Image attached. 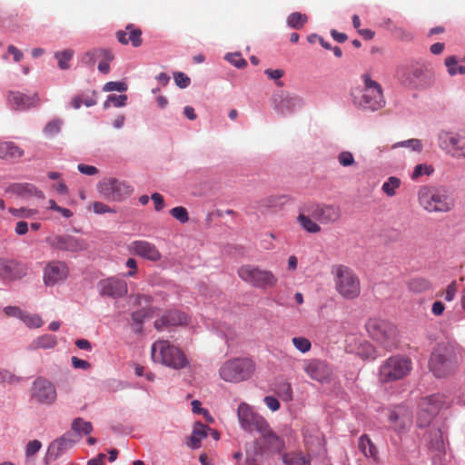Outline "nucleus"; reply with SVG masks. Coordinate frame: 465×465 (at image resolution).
<instances>
[{
  "label": "nucleus",
  "mask_w": 465,
  "mask_h": 465,
  "mask_svg": "<svg viewBox=\"0 0 465 465\" xmlns=\"http://www.w3.org/2000/svg\"><path fill=\"white\" fill-rule=\"evenodd\" d=\"M237 417L242 430L246 431H260L266 428L268 422L260 414L254 412L252 407L242 402L237 410Z\"/></svg>",
  "instance_id": "ddd939ff"
},
{
  "label": "nucleus",
  "mask_w": 465,
  "mask_h": 465,
  "mask_svg": "<svg viewBox=\"0 0 465 465\" xmlns=\"http://www.w3.org/2000/svg\"><path fill=\"white\" fill-rule=\"evenodd\" d=\"M42 447L41 441L38 440H30L25 448V455L27 458L34 456L36 454Z\"/></svg>",
  "instance_id": "603ef678"
},
{
  "label": "nucleus",
  "mask_w": 465,
  "mask_h": 465,
  "mask_svg": "<svg viewBox=\"0 0 465 465\" xmlns=\"http://www.w3.org/2000/svg\"><path fill=\"white\" fill-rule=\"evenodd\" d=\"M173 76H174L175 84L180 88H186L191 84V79L185 74H183L182 72L175 73Z\"/></svg>",
  "instance_id": "4d7b16f0"
},
{
  "label": "nucleus",
  "mask_w": 465,
  "mask_h": 465,
  "mask_svg": "<svg viewBox=\"0 0 465 465\" xmlns=\"http://www.w3.org/2000/svg\"><path fill=\"white\" fill-rule=\"evenodd\" d=\"M445 403V396L443 394H433L425 398H422L419 408H421L423 411L430 413L432 416H436L442 406Z\"/></svg>",
  "instance_id": "bb28decb"
},
{
  "label": "nucleus",
  "mask_w": 465,
  "mask_h": 465,
  "mask_svg": "<svg viewBox=\"0 0 465 465\" xmlns=\"http://www.w3.org/2000/svg\"><path fill=\"white\" fill-rule=\"evenodd\" d=\"M26 274V267L20 262L0 258V277L5 280L21 279Z\"/></svg>",
  "instance_id": "aec40b11"
},
{
  "label": "nucleus",
  "mask_w": 465,
  "mask_h": 465,
  "mask_svg": "<svg viewBox=\"0 0 465 465\" xmlns=\"http://www.w3.org/2000/svg\"><path fill=\"white\" fill-rule=\"evenodd\" d=\"M170 213L173 218L178 220L182 223H185L189 221V214L187 210L183 206H177L170 211Z\"/></svg>",
  "instance_id": "37998d69"
},
{
  "label": "nucleus",
  "mask_w": 465,
  "mask_h": 465,
  "mask_svg": "<svg viewBox=\"0 0 465 465\" xmlns=\"http://www.w3.org/2000/svg\"><path fill=\"white\" fill-rule=\"evenodd\" d=\"M238 276L252 287L260 289L273 288L278 279L269 270L261 269L254 265H242L238 269Z\"/></svg>",
  "instance_id": "6e6552de"
},
{
  "label": "nucleus",
  "mask_w": 465,
  "mask_h": 465,
  "mask_svg": "<svg viewBox=\"0 0 465 465\" xmlns=\"http://www.w3.org/2000/svg\"><path fill=\"white\" fill-rule=\"evenodd\" d=\"M10 213L16 217L30 218L36 213V211L33 210V209H26V208H19V209L11 208Z\"/></svg>",
  "instance_id": "5fc2aeb1"
},
{
  "label": "nucleus",
  "mask_w": 465,
  "mask_h": 465,
  "mask_svg": "<svg viewBox=\"0 0 465 465\" xmlns=\"http://www.w3.org/2000/svg\"><path fill=\"white\" fill-rule=\"evenodd\" d=\"M254 362L248 358H236L225 361L219 370L220 377L227 382H241L251 378Z\"/></svg>",
  "instance_id": "423d86ee"
},
{
  "label": "nucleus",
  "mask_w": 465,
  "mask_h": 465,
  "mask_svg": "<svg viewBox=\"0 0 465 465\" xmlns=\"http://www.w3.org/2000/svg\"><path fill=\"white\" fill-rule=\"evenodd\" d=\"M72 430L78 434L89 435L93 430V425L89 421L84 420L82 418H75L71 426Z\"/></svg>",
  "instance_id": "e433bc0d"
},
{
  "label": "nucleus",
  "mask_w": 465,
  "mask_h": 465,
  "mask_svg": "<svg viewBox=\"0 0 465 465\" xmlns=\"http://www.w3.org/2000/svg\"><path fill=\"white\" fill-rule=\"evenodd\" d=\"M434 169L431 165L428 164H418L415 166L413 173L411 174V179L416 180L422 175H430L433 173Z\"/></svg>",
  "instance_id": "79ce46f5"
},
{
  "label": "nucleus",
  "mask_w": 465,
  "mask_h": 465,
  "mask_svg": "<svg viewBox=\"0 0 465 465\" xmlns=\"http://www.w3.org/2000/svg\"><path fill=\"white\" fill-rule=\"evenodd\" d=\"M209 430L210 429L208 426H206L201 422L195 423L193 430L192 436L190 438V442L188 443L189 446L192 447L193 449L200 448L201 441H202V440H203L204 438L207 437V435H208L207 431Z\"/></svg>",
  "instance_id": "7c9ffc66"
},
{
  "label": "nucleus",
  "mask_w": 465,
  "mask_h": 465,
  "mask_svg": "<svg viewBox=\"0 0 465 465\" xmlns=\"http://www.w3.org/2000/svg\"><path fill=\"white\" fill-rule=\"evenodd\" d=\"M308 21V16L304 14L294 12L287 18V24L294 29H301Z\"/></svg>",
  "instance_id": "4c0bfd02"
},
{
  "label": "nucleus",
  "mask_w": 465,
  "mask_h": 465,
  "mask_svg": "<svg viewBox=\"0 0 465 465\" xmlns=\"http://www.w3.org/2000/svg\"><path fill=\"white\" fill-rule=\"evenodd\" d=\"M153 317V312L151 309L143 308L141 310L135 311L132 313V320L135 323L134 327V331L136 333H140L143 331V322L144 319Z\"/></svg>",
  "instance_id": "f704fd0d"
},
{
  "label": "nucleus",
  "mask_w": 465,
  "mask_h": 465,
  "mask_svg": "<svg viewBox=\"0 0 465 465\" xmlns=\"http://www.w3.org/2000/svg\"><path fill=\"white\" fill-rule=\"evenodd\" d=\"M19 381V378H17L15 374L6 370H0V383H15Z\"/></svg>",
  "instance_id": "13d9d810"
},
{
  "label": "nucleus",
  "mask_w": 465,
  "mask_h": 465,
  "mask_svg": "<svg viewBox=\"0 0 465 465\" xmlns=\"http://www.w3.org/2000/svg\"><path fill=\"white\" fill-rule=\"evenodd\" d=\"M62 121L55 119L49 122L45 127V134L48 136L56 135L61 130Z\"/></svg>",
  "instance_id": "a18cd8bd"
},
{
  "label": "nucleus",
  "mask_w": 465,
  "mask_h": 465,
  "mask_svg": "<svg viewBox=\"0 0 465 465\" xmlns=\"http://www.w3.org/2000/svg\"><path fill=\"white\" fill-rule=\"evenodd\" d=\"M226 59L238 68H242L247 64V62L239 54H228Z\"/></svg>",
  "instance_id": "bf43d9fd"
},
{
  "label": "nucleus",
  "mask_w": 465,
  "mask_h": 465,
  "mask_svg": "<svg viewBox=\"0 0 465 465\" xmlns=\"http://www.w3.org/2000/svg\"><path fill=\"white\" fill-rule=\"evenodd\" d=\"M304 371L313 380L324 381L331 376V369L319 360H306L303 362Z\"/></svg>",
  "instance_id": "5701e85b"
},
{
  "label": "nucleus",
  "mask_w": 465,
  "mask_h": 465,
  "mask_svg": "<svg viewBox=\"0 0 465 465\" xmlns=\"http://www.w3.org/2000/svg\"><path fill=\"white\" fill-rule=\"evenodd\" d=\"M97 56H98L97 49H93V50L85 52L83 54L81 61L83 64H84L86 65L94 66L96 62V59H98Z\"/></svg>",
  "instance_id": "8fccbe9b"
},
{
  "label": "nucleus",
  "mask_w": 465,
  "mask_h": 465,
  "mask_svg": "<svg viewBox=\"0 0 465 465\" xmlns=\"http://www.w3.org/2000/svg\"><path fill=\"white\" fill-rule=\"evenodd\" d=\"M134 373L136 376L142 377L144 376L147 381H153L155 378L154 374L152 371H146V368L138 363L134 364Z\"/></svg>",
  "instance_id": "864d4df0"
},
{
  "label": "nucleus",
  "mask_w": 465,
  "mask_h": 465,
  "mask_svg": "<svg viewBox=\"0 0 465 465\" xmlns=\"http://www.w3.org/2000/svg\"><path fill=\"white\" fill-rule=\"evenodd\" d=\"M292 344L294 347L302 353L309 351L312 348L311 341L304 337L292 338Z\"/></svg>",
  "instance_id": "a19ab883"
},
{
  "label": "nucleus",
  "mask_w": 465,
  "mask_h": 465,
  "mask_svg": "<svg viewBox=\"0 0 465 465\" xmlns=\"http://www.w3.org/2000/svg\"><path fill=\"white\" fill-rule=\"evenodd\" d=\"M279 394L284 401H291L292 398V390L291 384L288 382L282 383L278 388Z\"/></svg>",
  "instance_id": "6e6d98bb"
},
{
  "label": "nucleus",
  "mask_w": 465,
  "mask_h": 465,
  "mask_svg": "<svg viewBox=\"0 0 465 465\" xmlns=\"http://www.w3.org/2000/svg\"><path fill=\"white\" fill-rule=\"evenodd\" d=\"M109 101H112L114 106L122 107L126 104L127 95L126 94H120V95L111 94V95H109Z\"/></svg>",
  "instance_id": "e2e57ef3"
},
{
  "label": "nucleus",
  "mask_w": 465,
  "mask_h": 465,
  "mask_svg": "<svg viewBox=\"0 0 465 465\" xmlns=\"http://www.w3.org/2000/svg\"><path fill=\"white\" fill-rule=\"evenodd\" d=\"M24 155V150L13 142H0V158L10 160L20 158Z\"/></svg>",
  "instance_id": "c85d7f7f"
},
{
  "label": "nucleus",
  "mask_w": 465,
  "mask_h": 465,
  "mask_svg": "<svg viewBox=\"0 0 465 465\" xmlns=\"http://www.w3.org/2000/svg\"><path fill=\"white\" fill-rule=\"evenodd\" d=\"M440 147L456 159H465V134L453 132L439 134Z\"/></svg>",
  "instance_id": "f8f14e48"
},
{
  "label": "nucleus",
  "mask_w": 465,
  "mask_h": 465,
  "mask_svg": "<svg viewBox=\"0 0 465 465\" xmlns=\"http://www.w3.org/2000/svg\"><path fill=\"white\" fill-rule=\"evenodd\" d=\"M127 90V84L124 82H108L104 87V92H125Z\"/></svg>",
  "instance_id": "de8ad7c7"
},
{
  "label": "nucleus",
  "mask_w": 465,
  "mask_h": 465,
  "mask_svg": "<svg viewBox=\"0 0 465 465\" xmlns=\"http://www.w3.org/2000/svg\"><path fill=\"white\" fill-rule=\"evenodd\" d=\"M69 272V267L64 262H49L44 268V283L51 287L62 283L68 278Z\"/></svg>",
  "instance_id": "2eb2a0df"
},
{
  "label": "nucleus",
  "mask_w": 465,
  "mask_h": 465,
  "mask_svg": "<svg viewBox=\"0 0 465 465\" xmlns=\"http://www.w3.org/2000/svg\"><path fill=\"white\" fill-rule=\"evenodd\" d=\"M56 344L57 341L55 336L51 334H45L34 340L33 342L30 344V349H53Z\"/></svg>",
  "instance_id": "72a5a7b5"
},
{
  "label": "nucleus",
  "mask_w": 465,
  "mask_h": 465,
  "mask_svg": "<svg viewBox=\"0 0 465 465\" xmlns=\"http://www.w3.org/2000/svg\"><path fill=\"white\" fill-rule=\"evenodd\" d=\"M407 287L410 292L422 293L430 290L431 282L424 277H414L407 282Z\"/></svg>",
  "instance_id": "473e14b6"
},
{
  "label": "nucleus",
  "mask_w": 465,
  "mask_h": 465,
  "mask_svg": "<svg viewBox=\"0 0 465 465\" xmlns=\"http://www.w3.org/2000/svg\"><path fill=\"white\" fill-rule=\"evenodd\" d=\"M8 103L15 110H26L39 104V97L36 94L27 95L20 92H9Z\"/></svg>",
  "instance_id": "b1692460"
},
{
  "label": "nucleus",
  "mask_w": 465,
  "mask_h": 465,
  "mask_svg": "<svg viewBox=\"0 0 465 465\" xmlns=\"http://www.w3.org/2000/svg\"><path fill=\"white\" fill-rule=\"evenodd\" d=\"M358 448L360 451L366 457L378 460V450L367 434H363L359 438Z\"/></svg>",
  "instance_id": "c756f323"
},
{
  "label": "nucleus",
  "mask_w": 465,
  "mask_h": 465,
  "mask_svg": "<svg viewBox=\"0 0 465 465\" xmlns=\"http://www.w3.org/2000/svg\"><path fill=\"white\" fill-rule=\"evenodd\" d=\"M389 420L396 431H402L412 424V412L407 406H397L391 411Z\"/></svg>",
  "instance_id": "412c9836"
},
{
  "label": "nucleus",
  "mask_w": 465,
  "mask_h": 465,
  "mask_svg": "<svg viewBox=\"0 0 465 465\" xmlns=\"http://www.w3.org/2000/svg\"><path fill=\"white\" fill-rule=\"evenodd\" d=\"M264 74L272 80L277 81L276 84L280 87L283 86V83L280 79L284 75L282 69H266Z\"/></svg>",
  "instance_id": "09e8293b"
},
{
  "label": "nucleus",
  "mask_w": 465,
  "mask_h": 465,
  "mask_svg": "<svg viewBox=\"0 0 465 465\" xmlns=\"http://www.w3.org/2000/svg\"><path fill=\"white\" fill-rule=\"evenodd\" d=\"M401 146H408L411 147L413 151L420 152L422 149V144L418 139H411L405 142L401 143Z\"/></svg>",
  "instance_id": "338daca9"
},
{
  "label": "nucleus",
  "mask_w": 465,
  "mask_h": 465,
  "mask_svg": "<svg viewBox=\"0 0 465 465\" xmlns=\"http://www.w3.org/2000/svg\"><path fill=\"white\" fill-rule=\"evenodd\" d=\"M411 361L407 357H390L380 368V381L389 382L401 380L411 372Z\"/></svg>",
  "instance_id": "1a4fd4ad"
},
{
  "label": "nucleus",
  "mask_w": 465,
  "mask_h": 465,
  "mask_svg": "<svg viewBox=\"0 0 465 465\" xmlns=\"http://www.w3.org/2000/svg\"><path fill=\"white\" fill-rule=\"evenodd\" d=\"M433 419L434 416L430 415V413H428L427 411H423L421 408H419L417 414V424L419 427L424 428L429 426Z\"/></svg>",
  "instance_id": "c03bdc74"
},
{
  "label": "nucleus",
  "mask_w": 465,
  "mask_h": 465,
  "mask_svg": "<svg viewBox=\"0 0 465 465\" xmlns=\"http://www.w3.org/2000/svg\"><path fill=\"white\" fill-rule=\"evenodd\" d=\"M262 436L261 451L263 453L275 454L280 453L285 447L284 440L280 438L269 426L265 430H260Z\"/></svg>",
  "instance_id": "6ab92c4d"
},
{
  "label": "nucleus",
  "mask_w": 465,
  "mask_h": 465,
  "mask_svg": "<svg viewBox=\"0 0 465 465\" xmlns=\"http://www.w3.org/2000/svg\"><path fill=\"white\" fill-rule=\"evenodd\" d=\"M57 398L55 386L47 379L38 377L31 388V400L42 405H53Z\"/></svg>",
  "instance_id": "9b49d317"
},
{
  "label": "nucleus",
  "mask_w": 465,
  "mask_h": 465,
  "mask_svg": "<svg viewBox=\"0 0 465 465\" xmlns=\"http://www.w3.org/2000/svg\"><path fill=\"white\" fill-rule=\"evenodd\" d=\"M97 190L105 199L115 202L124 200L133 192L130 185L113 177L100 181Z\"/></svg>",
  "instance_id": "9d476101"
},
{
  "label": "nucleus",
  "mask_w": 465,
  "mask_h": 465,
  "mask_svg": "<svg viewBox=\"0 0 465 465\" xmlns=\"http://www.w3.org/2000/svg\"><path fill=\"white\" fill-rule=\"evenodd\" d=\"M77 169L80 173L85 175H95L98 173V169L93 165L80 163L77 165Z\"/></svg>",
  "instance_id": "0e129e2a"
},
{
  "label": "nucleus",
  "mask_w": 465,
  "mask_h": 465,
  "mask_svg": "<svg viewBox=\"0 0 465 465\" xmlns=\"http://www.w3.org/2000/svg\"><path fill=\"white\" fill-rule=\"evenodd\" d=\"M118 42L122 45L132 44L134 47H139L143 44L142 30L133 24H128L124 30H119L115 34Z\"/></svg>",
  "instance_id": "393cba45"
},
{
  "label": "nucleus",
  "mask_w": 465,
  "mask_h": 465,
  "mask_svg": "<svg viewBox=\"0 0 465 465\" xmlns=\"http://www.w3.org/2000/svg\"><path fill=\"white\" fill-rule=\"evenodd\" d=\"M99 293L102 296L117 299L127 294V283L123 279L110 277L101 280L98 282Z\"/></svg>",
  "instance_id": "a211bd4d"
},
{
  "label": "nucleus",
  "mask_w": 465,
  "mask_h": 465,
  "mask_svg": "<svg viewBox=\"0 0 465 465\" xmlns=\"http://www.w3.org/2000/svg\"><path fill=\"white\" fill-rule=\"evenodd\" d=\"M282 462L284 465H311V457L302 451H293L285 453L282 456Z\"/></svg>",
  "instance_id": "2f4dec72"
},
{
  "label": "nucleus",
  "mask_w": 465,
  "mask_h": 465,
  "mask_svg": "<svg viewBox=\"0 0 465 465\" xmlns=\"http://www.w3.org/2000/svg\"><path fill=\"white\" fill-rule=\"evenodd\" d=\"M28 327L39 328L43 324L42 319L36 314L24 312L20 318Z\"/></svg>",
  "instance_id": "ea45409f"
},
{
  "label": "nucleus",
  "mask_w": 465,
  "mask_h": 465,
  "mask_svg": "<svg viewBox=\"0 0 465 465\" xmlns=\"http://www.w3.org/2000/svg\"><path fill=\"white\" fill-rule=\"evenodd\" d=\"M274 109L281 114H292L303 104L302 99L298 95L286 92L276 93L272 97Z\"/></svg>",
  "instance_id": "dca6fc26"
},
{
  "label": "nucleus",
  "mask_w": 465,
  "mask_h": 465,
  "mask_svg": "<svg viewBox=\"0 0 465 465\" xmlns=\"http://www.w3.org/2000/svg\"><path fill=\"white\" fill-rule=\"evenodd\" d=\"M130 250L135 255L143 257L152 262H158L162 258V254L156 246L147 241H134L130 245Z\"/></svg>",
  "instance_id": "4be33fe9"
},
{
  "label": "nucleus",
  "mask_w": 465,
  "mask_h": 465,
  "mask_svg": "<svg viewBox=\"0 0 465 465\" xmlns=\"http://www.w3.org/2000/svg\"><path fill=\"white\" fill-rule=\"evenodd\" d=\"M97 54H98L97 58L100 59L101 61L111 62L114 58V54L109 49L97 48Z\"/></svg>",
  "instance_id": "69168bd1"
},
{
  "label": "nucleus",
  "mask_w": 465,
  "mask_h": 465,
  "mask_svg": "<svg viewBox=\"0 0 465 465\" xmlns=\"http://www.w3.org/2000/svg\"><path fill=\"white\" fill-rule=\"evenodd\" d=\"M334 282L337 292L345 299H355L361 293L360 280L354 272L347 266L338 265L335 268Z\"/></svg>",
  "instance_id": "0eeeda50"
},
{
  "label": "nucleus",
  "mask_w": 465,
  "mask_h": 465,
  "mask_svg": "<svg viewBox=\"0 0 465 465\" xmlns=\"http://www.w3.org/2000/svg\"><path fill=\"white\" fill-rule=\"evenodd\" d=\"M401 181L396 176L389 177L381 186V191L389 197L396 194V190L400 188Z\"/></svg>",
  "instance_id": "c9c22d12"
},
{
  "label": "nucleus",
  "mask_w": 465,
  "mask_h": 465,
  "mask_svg": "<svg viewBox=\"0 0 465 465\" xmlns=\"http://www.w3.org/2000/svg\"><path fill=\"white\" fill-rule=\"evenodd\" d=\"M363 87L355 88L351 92L355 106L364 110L377 111L385 105L381 84L372 80L368 74L362 75Z\"/></svg>",
  "instance_id": "f03ea898"
},
{
  "label": "nucleus",
  "mask_w": 465,
  "mask_h": 465,
  "mask_svg": "<svg viewBox=\"0 0 465 465\" xmlns=\"http://www.w3.org/2000/svg\"><path fill=\"white\" fill-rule=\"evenodd\" d=\"M458 60L455 56H449L445 59V65L448 69V73L450 75L457 74Z\"/></svg>",
  "instance_id": "052dcab7"
},
{
  "label": "nucleus",
  "mask_w": 465,
  "mask_h": 465,
  "mask_svg": "<svg viewBox=\"0 0 465 465\" xmlns=\"http://www.w3.org/2000/svg\"><path fill=\"white\" fill-rule=\"evenodd\" d=\"M151 358L153 362L174 370L183 369L189 364L183 351L166 340H158L153 343Z\"/></svg>",
  "instance_id": "20e7f679"
},
{
  "label": "nucleus",
  "mask_w": 465,
  "mask_h": 465,
  "mask_svg": "<svg viewBox=\"0 0 465 465\" xmlns=\"http://www.w3.org/2000/svg\"><path fill=\"white\" fill-rule=\"evenodd\" d=\"M430 370L438 378L446 377L457 367V361L450 353L433 352L429 361Z\"/></svg>",
  "instance_id": "4468645a"
},
{
  "label": "nucleus",
  "mask_w": 465,
  "mask_h": 465,
  "mask_svg": "<svg viewBox=\"0 0 465 465\" xmlns=\"http://www.w3.org/2000/svg\"><path fill=\"white\" fill-rule=\"evenodd\" d=\"M186 323L187 316L183 312L169 311L154 322V328L161 331L164 328L184 325Z\"/></svg>",
  "instance_id": "a878e982"
},
{
  "label": "nucleus",
  "mask_w": 465,
  "mask_h": 465,
  "mask_svg": "<svg viewBox=\"0 0 465 465\" xmlns=\"http://www.w3.org/2000/svg\"><path fill=\"white\" fill-rule=\"evenodd\" d=\"M369 335L387 351L396 349L398 330L392 323L381 319H370L366 323Z\"/></svg>",
  "instance_id": "39448f33"
},
{
  "label": "nucleus",
  "mask_w": 465,
  "mask_h": 465,
  "mask_svg": "<svg viewBox=\"0 0 465 465\" xmlns=\"http://www.w3.org/2000/svg\"><path fill=\"white\" fill-rule=\"evenodd\" d=\"M74 52L71 49H66L62 52H56L54 57L58 61V66L62 70H66L70 67L69 61L73 58Z\"/></svg>",
  "instance_id": "58836bf2"
},
{
  "label": "nucleus",
  "mask_w": 465,
  "mask_h": 465,
  "mask_svg": "<svg viewBox=\"0 0 465 465\" xmlns=\"http://www.w3.org/2000/svg\"><path fill=\"white\" fill-rule=\"evenodd\" d=\"M341 209L338 205L306 203L299 208L296 221L300 227L309 233H319L322 224H331L340 220Z\"/></svg>",
  "instance_id": "f257e3e1"
},
{
  "label": "nucleus",
  "mask_w": 465,
  "mask_h": 465,
  "mask_svg": "<svg viewBox=\"0 0 465 465\" xmlns=\"http://www.w3.org/2000/svg\"><path fill=\"white\" fill-rule=\"evenodd\" d=\"M20 193H27L31 195H35L37 197L43 198L44 193L42 191L38 190L35 185L30 183L22 184L19 186Z\"/></svg>",
  "instance_id": "3c124183"
},
{
  "label": "nucleus",
  "mask_w": 465,
  "mask_h": 465,
  "mask_svg": "<svg viewBox=\"0 0 465 465\" xmlns=\"http://www.w3.org/2000/svg\"><path fill=\"white\" fill-rule=\"evenodd\" d=\"M263 401L266 406L272 411H276L280 409V402L275 397L266 396Z\"/></svg>",
  "instance_id": "774afa93"
},
{
  "label": "nucleus",
  "mask_w": 465,
  "mask_h": 465,
  "mask_svg": "<svg viewBox=\"0 0 465 465\" xmlns=\"http://www.w3.org/2000/svg\"><path fill=\"white\" fill-rule=\"evenodd\" d=\"M46 241L52 248L60 251L80 252L87 248L84 240L67 234L49 237Z\"/></svg>",
  "instance_id": "f3484780"
},
{
  "label": "nucleus",
  "mask_w": 465,
  "mask_h": 465,
  "mask_svg": "<svg viewBox=\"0 0 465 465\" xmlns=\"http://www.w3.org/2000/svg\"><path fill=\"white\" fill-rule=\"evenodd\" d=\"M418 201L430 213H447L455 205L451 193L444 186H422L418 193Z\"/></svg>",
  "instance_id": "7ed1b4c3"
},
{
  "label": "nucleus",
  "mask_w": 465,
  "mask_h": 465,
  "mask_svg": "<svg viewBox=\"0 0 465 465\" xmlns=\"http://www.w3.org/2000/svg\"><path fill=\"white\" fill-rule=\"evenodd\" d=\"M93 209H94V212L97 214H104L106 213H115L107 204L101 203V202H94L93 203Z\"/></svg>",
  "instance_id": "680f3d73"
},
{
  "label": "nucleus",
  "mask_w": 465,
  "mask_h": 465,
  "mask_svg": "<svg viewBox=\"0 0 465 465\" xmlns=\"http://www.w3.org/2000/svg\"><path fill=\"white\" fill-rule=\"evenodd\" d=\"M73 446L72 440L63 436L54 440L48 447L46 459L55 460Z\"/></svg>",
  "instance_id": "cd10ccee"
},
{
  "label": "nucleus",
  "mask_w": 465,
  "mask_h": 465,
  "mask_svg": "<svg viewBox=\"0 0 465 465\" xmlns=\"http://www.w3.org/2000/svg\"><path fill=\"white\" fill-rule=\"evenodd\" d=\"M338 162L343 167H348L355 164V160L351 152L343 151L338 155Z\"/></svg>",
  "instance_id": "49530a36"
}]
</instances>
